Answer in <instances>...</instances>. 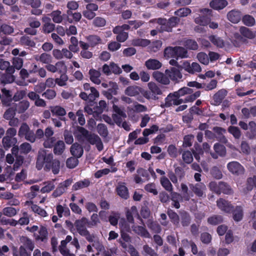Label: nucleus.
<instances>
[{
    "instance_id": "obj_1",
    "label": "nucleus",
    "mask_w": 256,
    "mask_h": 256,
    "mask_svg": "<svg viewBox=\"0 0 256 256\" xmlns=\"http://www.w3.org/2000/svg\"><path fill=\"white\" fill-rule=\"evenodd\" d=\"M60 162L56 160H53V155L51 152H48L44 149L39 150L36 162V168L41 170L44 166L48 170H52L54 174H57L59 172Z\"/></svg>"
},
{
    "instance_id": "obj_2",
    "label": "nucleus",
    "mask_w": 256,
    "mask_h": 256,
    "mask_svg": "<svg viewBox=\"0 0 256 256\" xmlns=\"http://www.w3.org/2000/svg\"><path fill=\"white\" fill-rule=\"evenodd\" d=\"M181 62V64H178L176 60L174 59H172L169 62L170 65L176 66L179 69L184 70L190 74L200 72L202 71L200 65L197 62H193L190 64V62L188 60H184Z\"/></svg>"
},
{
    "instance_id": "obj_3",
    "label": "nucleus",
    "mask_w": 256,
    "mask_h": 256,
    "mask_svg": "<svg viewBox=\"0 0 256 256\" xmlns=\"http://www.w3.org/2000/svg\"><path fill=\"white\" fill-rule=\"evenodd\" d=\"M192 92L193 91L192 88L188 87H184L180 88L178 91L174 92L173 94L174 98L172 99V104L174 105H179L183 102L194 101L196 98H194V96L192 94L186 96V98H184V100L182 98H180V96H183L186 94H192Z\"/></svg>"
},
{
    "instance_id": "obj_4",
    "label": "nucleus",
    "mask_w": 256,
    "mask_h": 256,
    "mask_svg": "<svg viewBox=\"0 0 256 256\" xmlns=\"http://www.w3.org/2000/svg\"><path fill=\"white\" fill-rule=\"evenodd\" d=\"M179 21L180 19L178 18L172 17L169 19L168 22H166V19L160 18L158 19L150 20V22H156L161 25L160 28L159 30L160 32H170L171 31L172 28L175 26Z\"/></svg>"
},
{
    "instance_id": "obj_5",
    "label": "nucleus",
    "mask_w": 256,
    "mask_h": 256,
    "mask_svg": "<svg viewBox=\"0 0 256 256\" xmlns=\"http://www.w3.org/2000/svg\"><path fill=\"white\" fill-rule=\"evenodd\" d=\"M210 188L212 190L218 194L221 192L230 194L232 192L230 186L223 182H219L218 184L215 182H212L210 184Z\"/></svg>"
},
{
    "instance_id": "obj_6",
    "label": "nucleus",
    "mask_w": 256,
    "mask_h": 256,
    "mask_svg": "<svg viewBox=\"0 0 256 256\" xmlns=\"http://www.w3.org/2000/svg\"><path fill=\"white\" fill-rule=\"evenodd\" d=\"M200 12L202 16L196 18L194 20L195 22L200 26H206L210 21L209 16L211 15L212 10L207 8H203L201 9Z\"/></svg>"
},
{
    "instance_id": "obj_7",
    "label": "nucleus",
    "mask_w": 256,
    "mask_h": 256,
    "mask_svg": "<svg viewBox=\"0 0 256 256\" xmlns=\"http://www.w3.org/2000/svg\"><path fill=\"white\" fill-rule=\"evenodd\" d=\"M114 112L112 117L114 122L119 126H121L122 121L126 117V113L116 105L113 106Z\"/></svg>"
},
{
    "instance_id": "obj_8",
    "label": "nucleus",
    "mask_w": 256,
    "mask_h": 256,
    "mask_svg": "<svg viewBox=\"0 0 256 256\" xmlns=\"http://www.w3.org/2000/svg\"><path fill=\"white\" fill-rule=\"evenodd\" d=\"M165 74L168 76L170 80L178 82L182 78V74L180 70L176 68H171L165 70Z\"/></svg>"
},
{
    "instance_id": "obj_9",
    "label": "nucleus",
    "mask_w": 256,
    "mask_h": 256,
    "mask_svg": "<svg viewBox=\"0 0 256 256\" xmlns=\"http://www.w3.org/2000/svg\"><path fill=\"white\" fill-rule=\"evenodd\" d=\"M227 168L234 174L240 175L243 174L244 172V168L238 162L236 161L228 163Z\"/></svg>"
},
{
    "instance_id": "obj_10",
    "label": "nucleus",
    "mask_w": 256,
    "mask_h": 256,
    "mask_svg": "<svg viewBox=\"0 0 256 256\" xmlns=\"http://www.w3.org/2000/svg\"><path fill=\"white\" fill-rule=\"evenodd\" d=\"M88 222V220L84 218L81 220H76L74 223V225L78 233L82 236H87V237L89 236L86 228Z\"/></svg>"
},
{
    "instance_id": "obj_11",
    "label": "nucleus",
    "mask_w": 256,
    "mask_h": 256,
    "mask_svg": "<svg viewBox=\"0 0 256 256\" xmlns=\"http://www.w3.org/2000/svg\"><path fill=\"white\" fill-rule=\"evenodd\" d=\"M217 206L222 211L226 213H231L234 206L230 202L223 198H220L216 201Z\"/></svg>"
},
{
    "instance_id": "obj_12",
    "label": "nucleus",
    "mask_w": 256,
    "mask_h": 256,
    "mask_svg": "<svg viewBox=\"0 0 256 256\" xmlns=\"http://www.w3.org/2000/svg\"><path fill=\"white\" fill-rule=\"evenodd\" d=\"M86 140L91 144L96 145L98 151H101L103 150V144L98 135L90 134Z\"/></svg>"
},
{
    "instance_id": "obj_13",
    "label": "nucleus",
    "mask_w": 256,
    "mask_h": 256,
    "mask_svg": "<svg viewBox=\"0 0 256 256\" xmlns=\"http://www.w3.org/2000/svg\"><path fill=\"white\" fill-rule=\"evenodd\" d=\"M24 206H30L32 210L34 212L38 214L41 216L46 217L48 216L47 212L45 210L42 208L34 204L32 201H26L24 202Z\"/></svg>"
},
{
    "instance_id": "obj_14",
    "label": "nucleus",
    "mask_w": 256,
    "mask_h": 256,
    "mask_svg": "<svg viewBox=\"0 0 256 256\" xmlns=\"http://www.w3.org/2000/svg\"><path fill=\"white\" fill-rule=\"evenodd\" d=\"M153 77L158 82L163 84H168L170 82L168 76L165 73L163 74L160 72H155L153 73Z\"/></svg>"
},
{
    "instance_id": "obj_15",
    "label": "nucleus",
    "mask_w": 256,
    "mask_h": 256,
    "mask_svg": "<svg viewBox=\"0 0 256 256\" xmlns=\"http://www.w3.org/2000/svg\"><path fill=\"white\" fill-rule=\"evenodd\" d=\"M116 190L118 194L122 198L127 199L129 197L128 189L124 183L118 182Z\"/></svg>"
},
{
    "instance_id": "obj_16",
    "label": "nucleus",
    "mask_w": 256,
    "mask_h": 256,
    "mask_svg": "<svg viewBox=\"0 0 256 256\" xmlns=\"http://www.w3.org/2000/svg\"><path fill=\"white\" fill-rule=\"evenodd\" d=\"M42 21L44 23L43 30L46 33H50L54 30L55 25L51 22L50 18L46 16H43Z\"/></svg>"
},
{
    "instance_id": "obj_17",
    "label": "nucleus",
    "mask_w": 256,
    "mask_h": 256,
    "mask_svg": "<svg viewBox=\"0 0 256 256\" xmlns=\"http://www.w3.org/2000/svg\"><path fill=\"white\" fill-rule=\"evenodd\" d=\"M242 17L240 12L238 10H232L228 12L227 14L228 19L232 23L238 22Z\"/></svg>"
},
{
    "instance_id": "obj_18",
    "label": "nucleus",
    "mask_w": 256,
    "mask_h": 256,
    "mask_svg": "<svg viewBox=\"0 0 256 256\" xmlns=\"http://www.w3.org/2000/svg\"><path fill=\"white\" fill-rule=\"evenodd\" d=\"M142 89L136 86H130L125 90V94L130 96H135L142 93Z\"/></svg>"
},
{
    "instance_id": "obj_19",
    "label": "nucleus",
    "mask_w": 256,
    "mask_h": 256,
    "mask_svg": "<svg viewBox=\"0 0 256 256\" xmlns=\"http://www.w3.org/2000/svg\"><path fill=\"white\" fill-rule=\"evenodd\" d=\"M70 151L72 154L77 158L81 157L84 152L82 147L78 143L72 146Z\"/></svg>"
},
{
    "instance_id": "obj_20",
    "label": "nucleus",
    "mask_w": 256,
    "mask_h": 256,
    "mask_svg": "<svg viewBox=\"0 0 256 256\" xmlns=\"http://www.w3.org/2000/svg\"><path fill=\"white\" fill-rule=\"evenodd\" d=\"M138 216L140 218L138 214V212L136 206H132L130 209H128L126 212V217L127 220L132 224H134V217Z\"/></svg>"
},
{
    "instance_id": "obj_21",
    "label": "nucleus",
    "mask_w": 256,
    "mask_h": 256,
    "mask_svg": "<svg viewBox=\"0 0 256 256\" xmlns=\"http://www.w3.org/2000/svg\"><path fill=\"white\" fill-rule=\"evenodd\" d=\"M89 75L90 80L96 84H99L101 82L100 80V72L94 70L90 69L89 71Z\"/></svg>"
},
{
    "instance_id": "obj_22",
    "label": "nucleus",
    "mask_w": 256,
    "mask_h": 256,
    "mask_svg": "<svg viewBox=\"0 0 256 256\" xmlns=\"http://www.w3.org/2000/svg\"><path fill=\"white\" fill-rule=\"evenodd\" d=\"M228 4L226 0H213L210 2V6L214 10H219L223 9Z\"/></svg>"
},
{
    "instance_id": "obj_23",
    "label": "nucleus",
    "mask_w": 256,
    "mask_h": 256,
    "mask_svg": "<svg viewBox=\"0 0 256 256\" xmlns=\"http://www.w3.org/2000/svg\"><path fill=\"white\" fill-rule=\"evenodd\" d=\"M2 92L3 96L2 99V102L4 106H8L10 105V102H12V94L9 90L6 88H2Z\"/></svg>"
},
{
    "instance_id": "obj_24",
    "label": "nucleus",
    "mask_w": 256,
    "mask_h": 256,
    "mask_svg": "<svg viewBox=\"0 0 256 256\" xmlns=\"http://www.w3.org/2000/svg\"><path fill=\"white\" fill-rule=\"evenodd\" d=\"M34 58L36 61H40L43 64H50L52 62V58L50 54L42 53L40 55H35Z\"/></svg>"
},
{
    "instance_id": "obj_25",
    "label": "nucleus",
    "mask_w": 256,
    "mask_h": 256,
    "mask_svg": "<svg viewBox=\"0 0 256 256\" xmlns=\"http://www.w3.org/2000/svg\"><path fill=\"white\" fill-rule=\"evenodd\" d=\"M145 64L149 70H157L162 66L161 62L155 59H150L146 60Z\"/></svg>"
},
{
    "instance_id": "obj_26",
    "label": "nucleus",
    "mask_w": 256,
    "mask_h": 256,
    "mask_svg": "<svg viewBox=\"0 0 256 256\" xmlns=\"http://www.w3.org/2000/svg\"><path fill=\"white\" fill-rule=\"evenodd\" d=\"M65 150V144L62 140H58L54 145V153L56 155H61Z\"/></svg>"
},
{
    "instance_id": "obj_27",
    "label": "nucleus",
    "mask_w": 256,
    "mask_h": 256,
    "mask_svg": "<svg viewBox=\"0 0 256 256\" xmlns=\"http://www.w3.org/2000/svg\"><path fill=\"white\" fill-rule=\"evenodd\" d=\"M190 188L192 191L198 196H202L206 190V186L202 183L196 184L195 186L192 185Z\"/></svg>"
},
{
    "instance_id": "obj_28",
    "label": "nucleus",
    "mask_w": 256,
    "mask_h": 256,
    "mask_svg": "<svg viewBox=\"0 0 256 256\" xmlns=\"http://www.w3.org/2000/svg\"><path fill=\"white\" fill-rule=\"evenodd\" d=\"M16 142L17 140L16 138L8 136H6L2 139L3 146L6 150L8 149L12 146L14 145Z\"/></svg>"
},
{
    "instance_id": "obj_29",
    "label": "nucleus",
    "mask_w": 256,
    "mask_h": 256,
    "mask_svg": "<svg viewBox=\"0 0 256 256\" xmlns=\"http://www.w3.org/2000/svg\"><path fill=\"white\" fill-rule=\"evenodd\" d=\"M29 106V102L26 100H23L16 104L15 108L18 113H22L24 112Z\"/></svg>"
},
{
    "instance_id": "obj_30",
    "label": "nucleus",
    "mask_w": 256,
    "mask_h": 256,
    "mask_svg": "<svg viewBox=\"0 0 256 256\" xmlns=\"http://www.w3.org/2000/svg\"><path fill=\"white\" fill-rule=\"evenodd\" d=\"M132 226H134L133 224L130 223L128 221L126 222L124 218H122L119 222L120 228L122 232H130Z\"/></svg>"
},
{
    "instance_id": "obj_31",
    "label": "nucleus",
    "mask_w": 256,
    "mask_h": 256,
    "mask_svg": "<svg viewBox=\"0 0 256 256\" xmlns=\"http://www.w3.org/2000/svg\"><path fill=\"white\" fill-rule=\"evenodd\" d=\"M248 131L246 136L250 138H252L256 136V124L252 121L249 122L248 126Z\"/></svg>"
},
{
    "instance_id": "obj_32",
    "label": "nucleus",
    "mask_w": 256,
    "mask_h": 256,
    "mask_svg": "<svg viewBox=\"0 0 256 256\" xmlns=\"http://www.w3.org/2000/svg\"><path fill=\"white\" fill-rule=\"evenodd\" d=\"M47 234L48 232L46 228L42 226H40L38 232L35 233L34 236L36 240L44 241L46 238Z\"/></svg>"
},
{
    "instance_id": "obj_33",
    "label": "nucleus",
    "mask_w": 256,
    "mask_h": 256,
    "mask_svg": "<svg viewBox=\"0 0 256 256\" xmlns=\"http://www.w3.org/2000/svg\"><path fill=\"white\" fill-rule=\"evenodd\" d=\"M176 52V58H188V51L184 48L182 46H175Z\"/></svg>"
},
{
    "instance_id": "obj_34",
    "label": "nucleus",
    "mask_w": 256,
    "mask_h": 256,
    "mask_svg": "<svg viewBox=\"0 0 256 256\" xmlns=\"http://www.w3.org/2000/svg\"><path fill=\"white\" fill-rule=\"evenodd\" d=\"M19 211V209H16L13 207H6L3 208L2 210V214L8 217H12L16 216L18 212Z\"/></svg>"
},
{
    "instance_id": "obj_35",
    "label": "nucleus",
    "mask_w": 256,
    "mask_h": 256,
    "mask_svg": "<svg viewBox=\"0 0 256 256\" xmlns=\"http://www.w3.org/2000/svg\"><path fill=\"white\" fill-rule=\"evenodd\" d=\"M243 217L242 208L240 206H236L233 211V218L236 222L242 220Z\"/></svg>"
},
{
    "instance_id": "obj_36",
    "label": "nucleus",
    "mask_w": 256,
    "mask_h": 256,
    "mask_svg": "<svg viewBox=\"0 0 256 256\" xmlns=\"http://www.w3.org/2000/svg\"><path fill=\"white\" fill-rule=\"evenodd\" d=\"M50 110L54 115L64 116L66 114L64 108L59 106H50Z\"/></svg>"
},
{
    "instance_id": "obj_37",
    "label": "nucleus",
    "mask_w": 256,
    "mask_h": 256,
    "mask_svg": "<svg viewBox=\"0 0 256 256\" xmlns=\"http://www.w3.org/2000/svg\"><path fill=\"white\" fill-rule=\"evenodd\" d=\"M86 238L88 241L94 242L92 244V246L96 249L98 251L100 252L102 250L103 246L96 238L88 236Z\"/></svg>"
},
{
    "instance_id": "obj_38",
    "label": "nucleus",
    "mask_w": 256,
    "mask_h": 256,
    "mask_svg": "<svg viewBox=\"0 0 256 256\" xmlns=\"http://www.w3.org/2000/svg\"><path fill=\"white\" fill-rule=\"evenodd\" d=\"M162 186L168 191L171 192L172 190V186L169 180L165 176H162L160 180Z\"/></svg>"
},
{
    "instance_id": "obj_39",
    "label": "nucleus",
    "mask_w": 256,
    "mask_h": 256,
    "mask_svg": "<svg viewBox=\"0 0 256 256\" xmlns=\"http://www.w3.org/2000/svg\"><path fill=\"white\" fill-rule=\"evenodd\" d=\"M164 56L166 58H176V48L169 46L166 48L164 50Z\"/></svg>"
},
{
    "instance_id": "obj_40",
    "label": "nucleus",
    "mask_w": 256,
    "mask_h": 256,
    "mask_svg": "<svg viewBox=\"0 0 256 256\" xmlns=\"http://www.w3.org/2000/svg\"><path fill=\"white\" fill-rule=\"evenodd\" d=\"M150 43L149 40L142 38H136L133 40L132 44L134 46H148Z\"/></svg>"
},
{
    "instance_id": "obj_41",
    "label": "nucleus",
    "mask_w": 256,
    "mask_h": 256,
    "mask_svg": "<svg viewBox=\"0 0 256 256\" xmlns=\"http://www.w3.org/2000/svg\"><path fill=\"white\" fill-rule=\"evenodd\" d=\"M50 16L52 17L53 22L56 23H60L63 20L62 12L58 10L53 11L50 14Z\"/></svg>"
},
{
    "instance_id": "obj_42",
    "label": "nucleus",
    "mask_w": 256,
    "mask_h": 256,
    "mask_svg": "<svg viewBox=\"0 0 256 256\" xmlns=\"http://www.w3.org/2000/svg\"><path fill=\"white\" fill-rule=\"evenodd\" d=\"M132 228L133 229L134 231L136 234H138L139 235H140L146 238H148L150 236L148 232L142 226H132Z\"/></svg>"
},
{
    "instance_id": "obj_43",
    "label": "nucleus",
    "mask_w": 256,
    "mask_h": 256,
    "mask_svg": "<svg viewBox=\"0 0 256 256\" xmlns=\"http://www.w3.org/2000/svg\"><path fill=\"white\" fill-rule=\"evenodd\" d=\"M89 180H84L74 184L72 186V188L74 190H76L80 189L86 188L89 186Z\"/></svg>"
},
{
    "instance_id": "obj_44",
    "label": "nucleus",
    "mask_w": 256,
    "mask_h": 256,
    "mask_svg": "<svg viewBox=\"0 0 256 256\" xmlns=\"http://www.w3.org/2000/svg\"><path fill=\"white\" fill-rule=\"evenodd\" d=\"M45 186L42 188L40 191L42 193L48 192L53 190L55 186L54 180L46 182Z\"/></svg>"
},
{
    "instance_id": "obj_45",
    "label": "nucleus",
    "mask_w": 256,
    "mask_h": 256,
    "mask_svg": "<svg viewBox=\"0 0 256 256\" xmlns=\"http://www.w3.org/2000/svg\"><path fill=\"white\" fill-rule=\"evenodd\" d=\"M12 74L7 72V74H3L0 78L1 83L5 84L12 82L14 78Z\"/></svg>"
},
{
    "instance_id": "obj_46",
    "label": "nucleus",
    "mask_w": 256,
    "mask_h": 256,
    "mask_svg": "<svg viewBox=\"0 0 256 256\" xmlns=\"http://www.w3.org/2000/svg\"><path fill=\"white\" fill-rule=\"evenodd\" d=\"M0 69L2 70H6V72L12 74L14 70L12 66H10V64L8 62L2 60L0 65Z\"/></svg>"
},
{
    "instance_id": "obj_47",
    "label": "nucleus",
    "mask_w": 256,
    "mask_h": 256,
    "mask_svg": "<svg viewBox=\"0 0 256 256\" xmlns=\"http://www.w3.org/2000/svg\"><path fill=\"white\" fill-rule=\"evenodd\" d=\"M128 112L132 110L134 112H146L147 110V108L144 105L136 102L134 104L132 108L128 107Z\"/></svg>"
},
{
    "instance_id": "obj_48",
    "label": "nucleus",
    "mask_w": 256,
    "mask_h": 256,
    "mask_svg": "<svg viewBox=\"0 0 256 256\" xmlns=\"http://www.w3.org/2000/svg\"><path fill=\"white\" fill-rule=\"evenodd\" d=\"M240 34L244 37L248 38H252L254 37L255 34L249 28L242 26L240 29Z\"/></svg>"
},
{
    "instance_id": "obj_49",
    "label": "nucleus",
    "mask_w": 256,
    "mask_h": 256,
    "mask_svg": "<svg viewBox=\"0 0 256 256\" xmlns=\"http://www.w3.org/2000/svg\"><path fill=\"white\" fill-rule=\"evenodd\" d=\"M20 42L22 44L30 47H34L35 46V42L30 40L28 36H23L20 39Z\"/></svg>"
},
{
    "instance_id": "obj_50",
    "label": "nucleus",
    "mask_w": 256,
    "mask_h": 256,
    "mask_svg": "<svg viewBox=\"0 0 256 256\" xmlns=\"http://www.w3.org/2000/svg\"><path fill=\"white\" fill-rule=\"evenodd\" d=\"M148 87L152 94H154L156 96V95L160 94H162L161 90L154 82H149L148 84Z\"/></svg>"
},
{
    "instance_id": "obj_51",
    "label": "nucleus",
    "mask_w": 256,
    "mask_h": 256,
    "mask_svg": "<svg viewBox=\"0 0 256 256\" xmlns=\"http://www.w3.org/2000/svg\"><path fill=\"white\" fill-rule=\"evenodd\" d=\"M70 44L69 46V49L72 52H77L78 50V40L74 37L70 38Z\"/></svg>"
},
{
    "instance_id": "obj_52",
    "label": "nucleus",
    "mask_w": 256,
    "mask_h": 256,
    "mask_svg": "<svg viewBox=\"0 0 256 256\" xmlns=\"http://www.w3.org/2000/svg\"><path fill=\"white\" fill-rule=\"evenodd\" d=\"M30 132V130L28 125L26 123H23L20 128L18 134V136L21 137L26 136Z\"/></svg>"
},
{
    "instance_id": "obj_53",
    "label": "nucleus",
    "mask_w": 256,
    "mask_h": 256,
    "mask_svg": "<svg viewBox=\"0 0 256 256\" xmlns=\"http://www.w3.org/2000/svg\"><path fill=\"white\" fill-rule=\"evenodd\" d=\"M60 251L64 256H75L74 254H70L69 250L66 248V241L61 242Z\"/></svg>"
},
{
    "instance_id": "obj_54",
    "label": "nucleus",
    "mask_w": 256,
    "mask_h": 256,
    "mask_svg": "<svg viewBox=\"0 0 256 256\" xmlns=\"http://www.w3.org/2000/svg\"><path fill=\"white\" fill-rule=\"evenodd\" d=\"M16 110L15 108V106H14L9 108L4 112V118L6 120H9L11 119L12 118H13L16 114Z\"/></svg>"
},
{
    "instance_id": "obj_55",
    "label": "nucleus",
    "mask_w": 256,
    "mask_h": 256,
    "mask_svg": "<svg viewBox=\"0 0 256 256\" xmlns=\"http://www.w3.org/2000/svg\"><path fill=\"white\" fill-rule=\"evenodd\" d=\"M184 45L188 48L192 50H197L198 45L197 43L192 40H187L184 41Z\"/></svg>"
},
{
    "instance_id": "obj_56",
    "label": "nucleus",
    "mask_w": 256,
    "mask_h": 256,
    "mask_svg": "<svg viewBox=\"0 0 256 256\" xmlns=\"http://www.w3.org/2000/svg\"><path fill=\"white\" fill-rule=\"evenodd\" d=\"M197 58L198 61L205 65L208 64L209 62V58L208 55L204 52H200L197 55Z\"/></svg>"
},
{
    "instance_id": "obj_57",
    "label": "nucleus",
    "mask_w": 256,
    "mask_h": 256,
    "mask_svg": "<svg viewBox=\"0 0 256 256\" xmlns=\"http://www.w3.org/2000/svg\"><path fill=\"white\" fill-rule=\"evenodd\" d=\"M88 40L91 46H94L101 42L100 38L96 36H90L88 38Z\"/></svg>"
},
{
    "instance_id": "obj_58",
    "label": "nucleus",
    "mask_w": 256,
    "mask_h": 256,
    "mask_svg": "<svg viewBox=\"0 0 256 256\" xmlns=\"http://www.w3.org/2000/svg\"><path fill=\"white\" fill-rule=\"evenodd\" d=\"M190 13L191 10L188 8H180L175 12V14L180 17L186 16Z\"/></svg>"
},
{
    "instance_id": "obj_59",
    "label": "nucleus",
    "mask_w": 256,
    "mask_h": 256,
    "mask_svg": "<svg viewBox=\"0 0 256 256\" xmlns=\"http://www.w3.org/2000/svg\"><path fill=\"white\" fill-rule=\"evenodd\" d=\"M98 133L102 137L106 138L108 134L106 126L104 124H98L97 126Z\"/></svg>"
},
{
    "instance_id": "obj_60",
    "label": "nucleus",
    "mask_w": 256,
    "mask_h": 256,
    "mask_svg": "<svg viewBox=\"0 0 256 256\" xmlns=\"http://www.w3.org/2000/svg\"><path fill=\"white\" fill-rule=\"evenodd\" d=\"M215 152L220 156H224L226 153L225 147L220 144H216L214 146Z\"/></svg>"
},
{
    "instance_id": "obj_61",
    "label": "nucleus",
    "mask_w": 256,
    "mask_h": 256,
    "mask_svg": "<svg viewBox=\"0 0 256 256\" xmlns=\"http://www.w3.org/2000/svg\"><path fill=\"white\" fill-rule=\"evenodd\" d=\"M209 38L212 42L214 44L218 47L222 48L224 46L223 40L220 38L212 36H210Z\"/></svg>"
},
{
    "instance_id": "obj_62",
    "label": "nucleus",
    "mask_w": 256,
    "mask_h": 256,
    "mask_svg": "<svg viewBox=\"0 0 256 256\" xmlns=\"http://www.w3.org/2000/svg\"><path fill=\"white\" fill-rule=\"evenodd\" d=\"M243 23L247 26H252L255 24L254 18L250 15H246L242 18Z\"/></svg>"
},
{
    "instance_id": "obj_63",
    "label": "nucleus",
    "mask_w": 256,
    "mask_h": 256,
    "mask_svg": "<svg viewBox=\"0 0 256 256\" xmlns=\"http://www.w3.org/2000/svg\"><path fill=\"white\" fill-rule=\"evenodd\" d=\"M254 186L256 187V176H254L253 178H250L248 179L247 180V186H246V190H245V192H247L251 190L253 186Z\"/></svg>"
},
{
    "instance_id": "obj_64",
    "label": "nucleus",
    "mask_w": 256,
    "mask_h": 256,
    "mask_svg": "<svg viewBox=\"0 0 256 256\" xmlns=\"http://www.w3.org/2000/svg\"><path fill=\"white\" fill-rule=\"evenodd\" d=\"M228 131L232 134L236 138H239L240 136V131L238 127L230 126L228 128Z\"/></svg>"
}]
</instances>
